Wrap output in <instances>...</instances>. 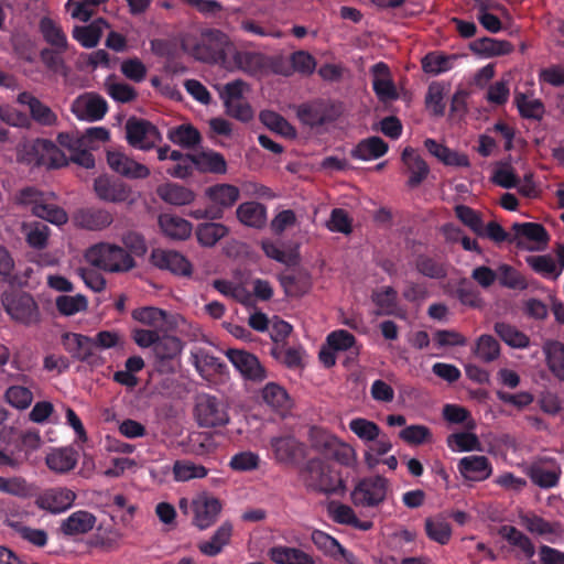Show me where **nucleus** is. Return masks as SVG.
<instances>
[{
  "label": "nucleus",
  "instance_id": "6",
  "mask_svg": "<svg viewBox=\"0 0 564 564\" xmlns=\"http://www.w3.org/2000/svg\"><path fill=\"white\" fill-rule=\"evenodd\" d=\"M195 417L200 426H223L229 422L225 403L207 393L198 394L195 403Z\"/></svg>",
  "mask_w": 564,
  "mask_h": 564
},
{
  "label": "nucleus",
  "instance_id": "40",
  "mask_svg": "<svg viewBox=\"0 0 564 564\" xmlns=\"http://www.w3.org/2000/svg\"><path fill=\"white\" fill-rule=\"evenodd\" d=\"M388 144L379 137L361 140L351 151V155L361 161H371L384 155Z\"/></svg>",
  "mask_w": 564,
  "mask_h": 564
},
{
  "label": "nucleus",
  "instance_id": "57",
  "mask_svg": "<svg viewBox=\"0 0 564 564\" xmlns=\"http://www.w3.org/2000/svg\"><path fill=\"white\" fill-rule=\"evenodd\" d=\"M448 447L456 453L481 451V443L476 434L470 432L455 433L447 437Z\"/></svg>",
  "mask_w": 564,
  "mask_h": 564
},
{
  "label": "nucleus",
  "instance_id": "39",
  "mask_svg": "<svg viewBox=\"0 0 564 564\" xmlns=\"http://www.w3.org/2000/svg\"><path fill=\"white\" fill-rule=\"evenodd\" d=\"M158 195L167 204L183 206L195 199V194L189 188L174 183H166L158 187Z\"/></svg>",
  "mask_w": 564,
  "mask_h": 564
},
{
  "label": "nucleus",
  "instance_id": "15",
  "mask_svg": "<svg viewBox=\"0 0 564 564\" xmlns=\"http://www.w3.org/2000/svg\"><path fill=\"white\" fill-rule=\"evenodd\" d=\"M226 356L243 378L254 382L267 378L265 369L254 355L240 349H228Z\"/></svg>",
  "mask_w": 564,
  "mask_h": 564
},
{
  "label": "nucleus",
  "instance_id": "33",
  "mask_svg": "<svg viewBox=\"0 0 564 564\" xmlns=\"http://www.w3.org/2000/svg\"><path fill=\"white\" fill-rule=\"evenodd\" d=\"M402 162L410 173L409 185L411 187H416L426 178L430 169L414 149L405 148L403 150Z\"/></svg>",
  "mask_w": 564,
  "mask_h": 564
},
{
  "label": "nucleus",
  "instance_id": "46",
  "mask_svg": "<svg viewBox=\"0 0 564 564\" xmlns=\"http://www.w3.org/2000/svg\"><path fill=\"white\" fill-rule=\"evenodd\" d=\"M167 138L174 144L185 149L198 145L202 141L199 131L192 124H181L169 130Z\"/></svg>",
  "mask_w": 564,
  "mask_h": 564
},
{
  "label": "nucleus",
  "instance_id": "60",
  "mask_svg": "<svg viewBox=\"0 0 564 564\" xmlns=\"http://www.w3.org/2000/svg\"><path fill=\"white\" fill-rule=\"evenodd\" d=\"M59 142L72 151V162L85 169H93L95 166V159L89 152V148H78V144L75 143V139L68 135H59Z\"/></svg>",
  "mask_w": 564,
  "mask_h": 564
},
{
  "label": "nucleus",
  "instance_id": "2",
  "mask_svg": "<svg viewBox=\"0 0 564 564\" xmlns=\"http://www.w3.org/2000/svg\"><path fill=\"white\" fill-rule=\"evenodd\" d=\"M53 193H43L34 187L21 189L15 197L18 204L31 208L34 216L61 226L67 223L66 212L52 202Z\"/></svg>",
  "mask_w": 564,
  "mask_h": 564
},
{
  "label": "nucleus",
  "instance_id": "43",
  "mask_svg": "<svg viewBox=\"0 0 564 564\" xmlns=\"http://www.w3.org/2000/svg\"><path fill=\"white\" fill-rule=\"evenodd\" d=\"M425 148L427 151L434 155L437 160H440L442 163L446 165L452 166H467L468 165V159L466 155L460 154L456 151H453L445 145L437 143L433 139H426Z\"/></svg>",
  "mask_w": 564,
  "mask_h": 564
},
{
  "label": "nucleus",
  "instance_id": "18",
  "mask_svg": "<svg viewBox=\"0 0 564 564\" xmlns=\"http://www.w3.org/2000/svg\"><path fill=\"white\" fill-rule=\"evenodd\" d=\"M151 261L156 268L169 270L176 275L189 276L192 274L191 262L174 250L155 249L151 253Z\"/></svg>",
  "mask_w": 564,
  "mask_h": 564
},
{
  "label": "nucleus",
  "instance_id": "35",
  "mask_svg": "<svg viewBox=\"0 0 564 564\" xmlns=\"http://www.w3.org/2000/svg\"><path fill=\"white\" fill-rule=\"evenodd\" d=\"M21 105H26L32 118L42 126H54L57 122V116L46 105L42 104L29 93H21L17 98Z\"/></svg>",
  "mask_w": 564,
  "mask_h": 564
},
{
  "label": "nucleus",
  "instance_id": "17",
  "mask_svg": "<svg viewBox=\"0 0 564 564\" xmlns=\"http://www.w3.org/2000/svg\"><path fill=\"white\" fill-rule=\"evenodd\" d=\"M274 458L280 464L293 465L305 454V446L292 435L274 436L270 441Z\"/></svg>",
  "mask_w": 564,
  "mask_h": 564
},
{
  "label": "nucleus",
  "instance_id": "24",
  "mask_svg": "<svg viewBox=\"0 0 564 564\" xmlns=\"http://www.w3.org/2000/svg\"><path fill=\"white\" fill-rule=\"evenodd\" d=\"M205 197L213 209L219 210V218L225 209L232 207L240 197L237 186L227 183L215 184L205 189Z\"/></svg>",
  "mask_w": 564,
  "mask_h": 564
},
{
  "label": "nucleus",
  "instance_id": "14",
  "mask_svg": "<svg viewBox=\"0 0 564 564\" xmlns=\"http://www.w3.org/2000/svg\"><path fill=\"white\" fill-rule=\"evenodd\" d=\"M70 110L77 119L93 122L105 117L108 106L101 96L86 93L74 99Z\"/></svg>",
  "mask_w": 564,
  "mask_h": 564
},
{
  "label": "nucleus",
  "instance_id": "23",
  "mask_svg": "<svg viewBox=\"0 0 564 564\" xmlns=\"http://www.w3.org/2000/svg\"><path fill=\"white\" fill-rule=\"evenodd\" d=\"M33 159L30 163L48 169L61 167L67 163L65 154L48 140H36L32 144Z\"/></svg>",
  "mask_w": 564,
  "mask_h": 564
},
{
  "label": "nucleus",
  "instance_id": "62",
  "mask_svg": "<svg viewBox=\"0 0 564 564\" xmlns=\"http://www.w3.org/2000/svg\"><path fill=\"white\" fill-rule=\"evenodd\" d=\"M474 354L485 362L494 361L500 355L499 343L490 335H481L476 341Z\"/></svg>",
  "mask_w": 564,
  "mask_h": 564
},
{
  "label": "nucleus",
  "instance_id": "30",
  "mask_svg": "<svg viewBox=\"0 0 564 564\" xmlns=\"http://www.w3.org/2000/svg\"><path fill=\"white\" fill-rule=\"evenodd\" d=\"M238 220L251 228L261 229L265 226L267 208L257 202H246L240 204L236 209Z\"/></svg>",
  "mask_w": 564,
  "mask_h": 564
},
{
  "label": "nucleus",
  "instance_id": "10",
  "mask_svg": "<svg viewBox=\"0 0 564 564\" xmlns=\"http://www.w3.org/2000/svg\"><path fill=\"white\" fill-rule=\"evenodd\" d=\"M339 113L340 110L335 104L325 100L303 105L297 110L299 119L312 128L335 121Z\"/></svg>",
  "mask_w": 564,
  "mask_h": 564
},
{
  "label": "nucleus",
  "instance_id": "22",
  "mask_svg": "<svg viewBox=\"0 0 564 564\" xmlns=\"http://www.w3.org/2000/svg\"><path fill=\"white\" fill-rule=\"evenodd\" d=\"M532 482L540 488H552L558 484L561 467L554 460H539L525 468Z\"/></svg>",
  "mask_w": 564,
  "mask_h": 564
},
{
  "label": "nucleus",
  "instance_id": "58",
  "mask_svg": "<svg viewBox=\"0 0 564 564\" xmlns=\"http://www.w3.org/2000/svg\"><path fill=\"white\" fill-rule=\"evenodd\" d=\"M260 120L270 130L283 137L294 138L296 135L295 129L282 116L274 111H261Z\"/></svg>",
  "mask_w": 564,
  "mask_h": 564
},
{
  "label": "nucleus",
  "instance_id": "27",
  "mask_svg": "<svg viewBox=\"0 0 564 564\" xmlns=\"http://www.w3.org/2000/svg\"><path fill=\"white\" fill-rule=\"evenodd\" d=\"M112 221L111 213L105 209L85 208L74 215L75 225L87 230H102Z\"/></svg>",
  "mask_w": 564,
  "mask_h": 564
},
{
  "label": "nucleus",
  "instance_id": "28",
  "mask_svg": "<svg viewBox=\"0 0 564 564\" xmlns=\"http://www.w3.org/2000/svg\"><path fill=\"white\" fill-rule=\"evenodd\" d=\"M159 225L162 232L173 240H185L193 231L192 224L177 215L162 214L159 217Z\"/></svg>",
  "mask_w": 564,
  "mask_h": 564
},
{
  "label": "nucleus",
  "instance_id": "56",
  "mask_svg": "<svg viewBox=\"0 0 564 564\" xmlns=\"http://www.w3.org/2000/svg\"><path fill=\"white\" fill-rule=\"evenodd\" d=\"M350 431L364 443L376 441L381 434L380 427L372 421L355 417L349 422Z\"/></svg>",
  "mask_w": 564,
  "mask_h": 564
},
{
  "label": "nucleus",
  "instance_id": "64",
  "mask_svg": "<svg viewBox=\"0 0 564 564\" xmlns=\"http://www.w3.org/2000/svg\"><path fill=\"white\" fill-rule=\"evenodd\" d=\"M182 351V343L174 336L161 334L153 347V352L161 360L173 359Z\"/></svg>",
  "mask_w": 564,
  "mask_h": 564
},
{
  "label": "nucleus",
  "instance_id": "52",
  "mask_svg": "<svg viewBox=\"0 0 564 564\" xmlns=\"http://www.w3.org/2000/svg\"><path fill=\"white\" fill-rule=\"evenodd\" d=\"M425 532L429 539L442 545L447 544L452 536L451 524L441 516L425 520Z\"/></svg>",
  "mask_w": 564,
  "mask_h": 564
},
{
  "label": "nucleus",
  "instance_id": "12",
  "mask_svg": "<svg viewBox=\"0 0 564 564\" xmlns=\"http://www.w3.org/2000/svg\"><path fill=\"white\" fill-rule=\"evenodd\" d=\"M3 305L7 313L20 323L29 325L36 323L40 318L39 307L34 299L26 293L6 295Z\"/></svg>",
  "mask_w": 564,
  "mask_h": 564
},
{
  "label": "nucleus",
  "instance_id": "21",
  "mask_svg": "<svg viewBox=\"0 0 564 564\" xmlns=\"http://www.w3.org/2000/svg\"><path fill=\"white\" fill-rule=\"evenodd\" d=\"M261 402L272 411L284 416L293 406V400L284 387L276 382H268L260 390Z\"/></svg>",
  "mask_w": 564,
  "mask_h": 564
},
{
  "label": "nucleus",
  "instance_id": "31",
  "mask_svg": "<svg viewBox=\"0 0 564 564\" xmlns=\"http://www.w3.org/2000/svg\"><path fill=\"white\" fill-rule=\"evenodd\" d=\"M189 161L203 173L225 174L227 172V162L224 155L213 150L191 155Z\"/></svg>",
  "mask_w": 564,
  "mask_h": 564
},
{
  "label": "nucleus",
  "instance_id": "45",
  "mask_svg": "<svg viewBox=\"0 0 564 564\" xmlns=\"http://www.w3.org/2000/svg\"><path fill=\"white\" fill-rule=\"evenodd\" d=\"M270 558L276 564H314L313 557L304 551L286 546L272 547Z\"/></svg>",
  "mask_w": 564,
  "mask_h": 564
},
{
  "label": "nucleus",
  "instance_id": "54",
  "mask_svg": "<svg viewBox=\"0 0 564 564\" xmlns=\"http://www.w3.org/2000/svg\"><path fill=\"white\" fill-rule=\"evenodd\" d=\"M78 148L96 149L100 143L107 142L110 139V132L105 127H90L82 134L72 137Z\"/></svg>",
  "mask_w": 564,
  "mask_h": 564
},
{
  "label": "nucleus",
  "instance_id": "50",
  "mask_svg": "<svg viewBox=\"0 0 564 564\" xmlns=\"http://www.w3.org/2000/svg\"><path fill=\"white\" fill-rule=\"evenodd\" d=\"M372 300L376 303V305L380 308L381 314L395 315L400 317L405 316L404 313H402L398 307V293L393 288H382L381 290L373 293Z\"/></svg>",
  "mask_w": 564,
  "mask_h": 564
},
{
  "label": "nucleus",
  "instance_id": "44",
  "mask_svg": "<svg viewBox=\"0 0 564 564\" xmlns=\"http://www.w3.org/2000/svg\"><path fill=\"white\" fill-rule=\"evenodd\" d=\"M173 478L178 482H186L193 479H202L208 475V469L189 459H180L173 464Z\"/></svg>",
  "mask_w": 564,
  "mask_h": 564
},
{
  "label": "nucleus",
  "instance_id": "7",
  "mask_svg": "<svg viewBox=\"0 0 564 564\" xmlns=\"http://www.w3.org/2000/svg\"><path fill=\"white\" fill-rule=\"evenodd\" d=\"M129 145L141 151H149L161 142L162 135L150 121L135 117L129 118L124 126Z\"/></svg>",
  "mask_w": 564,
  "mask_h": 564
},
{
  "label": "nucleus",
  "instance_id": "41",
  "mask_svg": "<svg viewBox=\"0 0 564 564\" xmlns=\"http://www.w3.org/2000/svg\"><path fill=\"white\" fill-rule=\"evenodd\" d=\"M328 512L332 519L337 523L348 524L364 531L369 530L372 525L369 521H360L349 506L340 502H330Z\"/></svg>",
  "mask_w": 564,
  "mask_h": 564
},
{
  "label": "nucleus",
  "instance_id": "11",
  "mask_svg": "<svg viewBox=\"0 0 564 564\" xmlns=\"http://www.w3.org/2000/svg\"><path fill=\"white\" fill-rule=\"evenodd\" d=\"M106 160L110 170L127 178L143 180L150 175V169L147 165L135 161L121 150H107Z\"/></svg>",
  "mask_w": 564,
  "mask_h": 564
},
{
  "label": "nucleus",
  "instance_id": "16",
  "mask_svg": "<svg viewBox=\"0 0 564 564\" xmlns=\"http://www.w3.org/2000/svg\"><path fill=\"white\" fill-rule=\"evenodd\" d=\"M191 507L194 513V524L200 530L209 528L221 511L220 501L205 492L196 496Z\"/></svg>",
  "mask_w": 564,
  "mask_h": 564
},
{
  "label": "nucleus",
  "instance_id": "26",
  "mask_svg": "<svg viewBox=\"0 0 564 564\" xmlns=\"http://www.w3.org/2000/svg\"><path fill=\"white\" fill-rule=\"evenodd\" d=\"M457 469L460 476L468 481H482L492 471L489 459L482 455L465 456L458 460Z\"/></svg>",
  "mask_w": 564,
  "mask_h": 564
},
{
  "label": "nucleus",
  "instance_id": "4",
  "mask_svg": "<svg viewBox=\"0 0 564 564\" xmlns=\"http://www.w3.org/2000/svg\"><path fill=\"white\" fill-rule=\"evenodd\" d=\"M305 486L317 491H336L340 479L338 474L321 459L310 460L301 471Z\"/></svg>",
  "mask_w": 564,
  "mask_h": 564
},
{
  "label": "nucleus",
  "instance_id": "5",
  "mask_svg": "<svg viewBox=\"0 0 564 564\" xmlns=\"http://www.w3.org/2000/svg\"><path fill=\"white\" fill-rule=\"evenodd\" d=\"M389 486V480L382 476L367 477L351 491V501L357 507H377L384 501Z\"/></svg>",
  "mask_w": 564,
  "mask_h": 564
},
{
  "label": "nucleus",
  "instance_id": "47",
  "mask_svg": "<svg viewBox=\"0 0 564 564\" xmlns=\"http://www.w3.org/2000/svg\"><path fill=\"white\" fill-rule=\"evenodd\" d=\"M546 365L550 371L560 380H564V345L558 341H547L543 345Z\"/></svg>",
  "mask_w": 564,
  "mask_h": 564
},
{
  "label": "nucleus",
  "instance_id": "49",
  "mask_svg": "<svg viewBox=\"0 0 564 564\" xmlns=\"http://www.w3.org/2000/svg\"><path fill=\"white\" fill-rule=\"evenodd\" d=\"M228 232V227L220 223H203L196 228L197 240L204 247L215 246Z\"/></svg>",
  "mask_w": 564,
  "mask_h": 564
},
{
  "label": "nucleus",
  "instance_id": "53",
  "mask_svg": "<svg viewBox=\"0 0 564 564\" xmlns=\"http://www.w3.org/2000/svg\"><path fill=\"white\" fill-rule=\"evenodd\" d=\"M495 332L512 348L523 349L530 344V338L524 333L507 323H496Z\"/></svg>",
  "mask_w": 564,
  "mask_h": 564
},
{
  "label": "nucleus",
  "instance_id": "34",
  "mask_svg": "<svg viewBox=\"0 0 564 564\" xmlns=\"http://www.w3.org/2000/svg\"><path fill=\"white\" fill-rule=\"evenodd\" d=\"M96 524V517L86 510H78L69 514L61 524L66 535H77L89 532Z\"/></svg>",
  "mask_w": 564,
  "mask_h": 564
},
{
  "label": "nucleus",
  "instance_id": "63",
  "mask_svg": "<svg viewBox=\"0 0 564 564\" xmlns=\"http://www.w3.org/2000/svg\"><path fill=\"white\" fill-rule=\"evenodd\" d=\"M56 307L62 315L72 316L86 311L88 301L82 294L61 295L56 299Z\"/></svg>",
  "mask_w": 564,
  "mask_h": 564
},
{
  "label": "nucleus",
  "instance_id": "55",
  "mask_svg": "<svg viewBox=\"0 0 564 564\" xmlns=\"http://www.w3.org/2000/svg\"><path fill=\"white\" fill-rule=\"evenodd\" d=\"M337 440V436L322 427L313 426L308 431L312 447L325 456H328Z\"/></svg>",
  "mask_w": 564,
  "mask_h": 564
},
{
  "label": "nucleus",
  "instance_id": "42",
  "mask_svg": "<svg viewBox=\"0 0 564 564\" xmlns=\"http://www.w3.org/2000/svg\"><path fill=\"white\" fill-rule=\"evenodd\" d=\"M471 50L484 57H494L510 54L513 45L505 40L484 37L471 44Z\"/></svg>",
  "mask_w": 564,
  "mask_h": 564
},
{
  "label": "nucleus",
  "instance_id": "13",
  "mask_svg": "<svg viewBox=\"0 0 564 564\" xmlns=\"http://www.w3.org/2000/svg\"><path fill=\"white\" fill-rule=\"evenodd\" d=\"M76 494L66 487L48 488L41 492L35 505L41 510H45L53 514H58L68 510L76 500Z\"/></svg>",
  "mask_w": 564,
  "mask_h": 564
},
{
  "label": "nucleus",
  "instance_id": "29",
  "mask_svg": "<svg viewBox=\"0 0 564 564\" xmlns=\"http://www.w3.org/2000/svg\"><path fill=\"white\" fill-rule=\"evenodd\" d=\"M78 460L77 452L72 447L52 449L45 458L47 467L57 474H65L75 468Z\"/></svg>",
  "mask_w": 564,
  "mask_h": 564
},
{
  "label": "nucleus",
  "instance_id": "38",
  "mask_svg": "<svg viewBox=\"0 0 564 564\" xmlns=\"http://www.w3.org/2000/svg\"><path fill=\"white\" fill-rule=\"evenodd\" d=\"M109 28L104 19H97L86 26H76L73 36L84 47H94L98 44L104 32Z\"/></svg>",
  "mask_w": 564,
  "mask_h": 564
},
{
  "label": "nucleus",
  "instance_id": "20",
  "mask_svg": "<svg viewBox=\"0 0 564 564\" xmlns=\"http://www.w3.org/2000/svg\"><path fill=\"white\" fill-rule=\"evenodd\" d=\"M370 73L372 76V88L378 99L382 102L397 100L399 94L389 67L380 62L371 67Z\"/></svg>",
  "mask_w": 564,
  "mask_h": 564
},
{
  "label": "nucleus",
  "instance_id": "36",
  "mask_svg": "<svg viewBox=\"0 0 564 564\" xmlns=\"http://www.w3.org/2000/svg\"><path fill=\"white\" fill-rule=\"evenodd\" d=\"M232 535V525L224 522L213 534V536L198 544L199 551L207 556H216L229 543Z\"/></svg>",
  "mask_w": 564,
  "mask_h": 564
},
{
  "label": "nucleus",
  "instance_id": "1",
  "mask_svg": "<svg viewBox=\"0 0 564 564\" xmlns=\"http://www.w3.org/2000/svg\"><path fill=\"white\" fill-rule=\"evenodd\" d=\"M85 259L93 267L108 272H127L135 264L124 248L108 242L89 247L85 252Z\"/></svg>",
  "mask_w": 564,
  "mask_h": 564
},
{
  "label": "nucleus",
  "instance_id": "19",
  "mask_svg": "<svg viewBox=\"0 0 564 564\" xmlns=\"http://www.w3.org/2000/svg\"><path fill=\"white\" fill-rule=\"evenodd\" d=\"M97 196L110 203H128L134 202L131 187L123 182H113L107 176H99L94 184Z\"/></svg>",
  "mask_w": 564,
  "mask_h": 564
},
{
  "label": "nucleus",
  "instance_id": "59",
  "mask_svg": "<svg viewBox=\"0 0 564 564\" xmlns=\"http://www.w3.org/2000/svg\"><path fill=\"white\" fill-rule=\"evenodd\" d=\"M213 285L219 293L227 297H231L245 305L251 303V294L240 283H235L227 280H215Z\"/></svg>",
  "mask_w": 564,
  "mask_h": 564
},
{
  "label": "nucleus",
  "instance_id": "3",
  "mask_svg": "<svg viewBox=\"0 0 564 564\" xmlns=\"http://www.w3.org/2000/svg\"><path fill=\"white\" fill-rule=\"evenodd\" d=\"M249 87L242 80L227 83L219 88V95L224 101L226 112L243 122L253 118V110L246 99Z\"/></svg>",
  "mask_w": 564,
  "mask_h": 564
},
{
  "label": "nucleus",
  "instance_id": "9",
  "mask_svg": "<svg viewBox=\"0 0 564 564\" xmlns=\"http://www.w3.org/2000/svg\"><path fill=\"white\" fill-rule=\"evenodd\" d=\"M513 236L509 239L519 248L528 251L544 250L549 242V235L544 227L535 223H516L512 225Z\"/></svg>",
  "mask_w": 564,
  "mask_h": 564
},
{
  "label": "nucleus",
  "instance_id": "48",
  "mask_svg": "<svg viewBox=\"0 0 564 564\" xmlns=\"http://www.w3.org/2000/svg\"><path fill=\"white\" fill-rule=\"evenodd\" d=\"M40 30L44 40L55 48L62 52L67 47V37L59 24L51 18H43L40 22Z\"/></svg>",
  "mask_w": 564,
  "mask_h": 564
},
{
  "label": "nucleus",
  "instance_id": "8",
  "mask_svg": "<svg viewBox=\"0 0 564 564\" xmlns=\"http://www.w3.org/2000/svg\"><path fill=\"white\" fill-rule=\"evenodd\" d=\"M223 34L218 31H205L197 39L187 36L183 40V47L196 59L212 63L216 62L220 54V40Z\"/></svg>",
  "mask_w": 564,
  "mask_h": 564
},
{
  "label": "nucleus",
  "instance_id": "37",
  "mask_svg": "<svg viewBox=\"0 0 564 564\" xmlns=\"http://www.w3.org/2000/svg\"><path fill=\"white\" fill-rule=\"evenodd\" d=\"M25 241L32 249L43 250L48 246L51 229L39 221L23 223L21 227Z\"/></svg>",
  "mask_w": 564,
  "mask_h": 564
},
{
  "label": "nucleus",
  "instance_id": "51",
  "mask_svg": "<svg viewBox=\"0 0 564 564\" xmlns=\"http://www.w3.org/2000/svg\"><path fill=\"white\" fill-rule=\"evenodd\" d=\"M527 263L538 274L549 280H557L561 275V268L550 254L530 256Z\"/></svg>",
  "mask_w": 564,
  "mask_h": 564
},
{
  "label": "nucleus",
  "instance_id": "32",
  "mask_svg": "<svg viewBox=\"0 0 564 564\" xmlns=\"http://www.w3.org/2000/svg\"><path fill=\"white\" fill-rule=\"evenodd\" d=\"M499 534L513 547L519 557L529 560L534 555L535 549L532 542L514 527L502 525Z\"/></svg>",
  "mask_w": 564,
  "mask_h": 564
},
{
  "label": "nucleus",
  "instance_id": "25",
  "mask_svg": "<svg viewBox=\"0 0 564 564\" xmlns=\"http://www.w3.org/2000/svg\"><path fill=\"white\" fill-rule=\"evenodd\" d=\"M131 316L140 324L164 333L172 330L175 326V322L165 311L153 306L135 308Z\"/></svg>",
  "mask_w": 564,
  "mask_h": 564
},
{
  "label": "nucleus",
  "instance_id": "61",
  "mask_svg": "<svg viewBox=\"0 0 564 564\" xmlns=\"http://www.w3.org/2000/svg\"><path fill=\"white\" fill-rule=\"evenodd\" d=\"M4 399L12 408L25 410L33 401V393L28 387L12 384L6 390Z\"/></svg>",
  "mask_w": 564,
  "mask_h": 564
}]
</instances>
